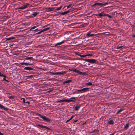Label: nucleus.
I'll return each instance as SVG.
<instances>
[{"mask_svg":"<svg viewBox=\"0 0 135 135\" xmlns=\"http://www.w3.org/2000/svg\"><path fill=\"white\" fill-rule=\"evenodd\" d=\"M114 122L113 120H111L110 121H109L108 123L110 124H114Z\"/></svg>","mask_w":135,"mask_h":135,"instance_id":"obj_20","label":"nucleus"},{"mask_svg":"<svg viewBox=\"0 0 135 135\" xmlns=\"http://www.w3.org/2000/svg\"><path fill=\"white\" fill-rule=\"evenodd\" d=\"M66 7V6L64 7V8H63V9H65V10L66 9H66V8H65Z\"/></svg>","mask_w":135,"mask_h":135,"instance_id":"obj_55","label":"nucleus"},{"mask_svg":"<svg viewBox=\"0 0 135 135\" xmlns=\"http://www.w3.org/2000/svg\"><path fill=\"white\" fill-rule=\"evenodd\" d=\"M52 91V90H49V91H48V92H49V93H50V92L51 91Z\"/></svg>","mask_w":135,"mask_h":135,"instance_id":"obj_58","label":"nucleus"},{"mask_svg":"<svg viewBox=\"0 0 135 135\" xmlns=\"http://www.w3.org/2000/svg\"><path fill=\"white\" fill-rule=\"evenodd\" d=\"M66 73L65 71H64L63 72H58L56 73L51 72L50 73L52 74L53 75H64Z\"/></svg>","mask_w":135,"mask_h":135,"instance_id":"obj_4","label":"nucleus"},{"mask_svg":"<svg viewBox=\"0 0 135 135\" xmlns=\"http://www.w3.org/2000/svg\"><path fill=\"white\" fill-rule=\"evenodd\" d=\"M24 70H27L29 71H31L33 70L34 69L33 68H32L31 67L29 66H27L25 67L24 69Z\"/></svg>","mask_w":135,"mask_h":135,"instance_id":"obj_9","label":"nucleus"},{"mask_svg":"<svg viewBox=\"0 0 135 135\" xmlns=\"http://www.w3.org/2000/svg\"><path fill=\"white\" fill-rule=\"evenodd\" d=\"M77 91L79 92H81L80 93H83V90L82 89L79 90H77Z\"/></svg>","mask_w":135,"mask_h":135,"instance_id":"obj_35","label":"nucleus"},{"mask_svg":"<svg viewBox=\"0 0 135 135\" xmlns=\"http://www.w3.org/2000/svg\"><path fill=\"white\" fill-rule=\"evenodd\" d=\"M25 103H27L28 104H30V102L29 101H27V102H25Z\"/></svg>","mask_w":135,"mask_h":135,"instance_id":"obj_48","label":"nucleus"},{"mask_svg":"<svg viewBox=\"0 0 135 135\" xmlns=\"http://www.w3.org/2000/svg\"><path fill=\"white\" fill-rule=\"evenodd\" d=\"M36 115L39 116L45 121H46L48 122H49L50 121V120L48 118L46 117L45 116H43L41 114L37 113H36Z\"/></svg>","mask_w":135,"mask_h":135,"instance_id":"obj_1","label":"nucleus"},{"mask_svg":"<svg viewBox=\"0 0 135 135\" xmlns=\"http://www.w3.org/2000/svg\"><path fill=\"white\" fill-rule=\"evenodd\" d=\"M3 77H4V78H3V80H6V76L5 75H4V76H3Z\"/></svg>","mask_w":135,"mask_h":135,"instance_id":"obj_38","label":"nucleus"},{"mask_svg":"<svg viewBox=\"0 0 135 135\" xmlns=\"http://www.w3.org/2000/svg\"><path fill=\"white\" fill-rule=\"evenodd\" d=\"M39 30H38V28H37L34 30V31H39Z\"/></svg>","mask_w":135,"mask_h":135,"instance_id":"obj_50","label":"nucleus"},{"mask_svg":"<svg viewBox=\"0 0 135 135\" xmlns=\"http://www.w3.org/2000/svg\"><path fill=\"white\" fill-rule=\"evenodd\" d=\"M94 15L98 16H99V17H97L98 18H100L101 16H102V13H100L98 14H94Z\"/></svg>","mask_w":135,"mask_h":135,"instance_id":"obj_14","label":"nucleus"},{"mask_svg":"<svg viewBox=\"0 0 135 135\" xmlns=\"http://www.w3.org/2000/svg\"><path fill=\"white\" fill-rule=\"evenodd\" d=\"M29 4L28 3H26V4H24V5L22 6L21 7L17 8H16V9H25L27 8L28 6L29 5Z\"/></svg>","mask_w":135,"mask_h":135,"instance_id":"obj_5","label":"nucleus"},{"mask_svg":"<svg viewBox=\"0 0 135 135\" xmlns=\"http://www.w3.org/2000/svg\"><path fill=\"white\" fill-rule=\"evenodd\" d=\"M71 81H72L71 80H66L65 81H64L63 82V83L64 84H66L67 83H70V82H71Z\"/></svg>","mask_w":135,"mask_h":135,"instance_id":"obj_22","label":"nucleus"},{"mask_svg":"<svg viewBox=\"0 0 135 135\" xmlns=\"http://www.w3.org/2000/svg\"><path fill=\"white\" fill-rule=\"evenodd\" d=\"M107 16L109 18H111L112 17L111 16L109 15L108 14L107 15Z\"/></svg>","mask_w":135,"mask_h":135,"instance_id":"obj_41","label":"nucleus"},{"mask_svg":"<svg viewBox=\"0 0 135 135\" xmlns=\"http://www.w3.org/2000/svg\"><path fill=\"white\" fill-rule=\"evenodd\" d=\"M37 27V26H33V27L32 28H31V29H30L31 30H32V29H35V28H36V27Z\"/></svg>","mask_w":135,"mask_h":135,"instance_id":"obj_37","label":"nucleus"},{"mask_svg":"<svg viewBox=\"0 0 135 135\" xmlns=\"http://www.w3.org/2000/svg\"><path fill=\"white\" fill-rule=\"evenodd\" d=\"M38 127H40L41 128H46L47 129V130H51V129L50 128H48L47 126H44L42 125H41L40 124H37L36 125Z\"/></svg>","mask_w":135,"mask_h":135,"instance_id":"obj_6","label":"nucleus"},{"mask_svg":"<svg viewBox=\"0 0 135 135\" xmlns=\"http://www.w3.org/2000/svg\"><path fill=\"white\" fill-rule=\"evenodd\" d=\"M64 101L65 102H67L68 103H69L71 102V101H72L71 100H70V99H64Z\"/></svg>","mask_w":135,"mask_h":135,"instance_id":"obj_25","label":"nucleus"},{"mask_svg":"<svg viewBox=\"0 0 135 135\" xmlns=\"http://www.w3.org/2000/svg\"><path fill=\"white\" fill-rule=\"evenodd\" d=\"M129 123H127L126 124L124 125V130H126L129 127Z\"/></svg>","mask_w":135,"mask_h":135,"instance_id":"obj_12","label":"nucleus"},{"mask_svg":"<svg viewBox=\"0 0 135 135\" xmlns=\"http://www.w3.org/2000/svg\"><path fill=\"white\" fill-rule=\"evenodd\" d=\"M74 117V115H72L71 117L70 118V120H71Z\"/></svg>","mask_w":135,"mask_h":135,"instance_id":"obj_45","label":"nucleus"},{"mask_svg":"<svg viewBox=\"0 0 135 135\" xmlns=\"http://www.w3.org/2000/svg\"><path fill=\"white\" fill-rule=\"evenodd\" d=\"M89 88H85L82 89L83 90V93H84L85 91H88Z\"/></svg>","mask_w":135,"mask_h":135,"instance_id":"obj_18","label":"nucleus"},{"mask_svg":"<svg viewBox=\"0 0 135 135\" xmlns=\"http://www.w3.org/2000/svg\"><path fill=\"white\" fill-rule=\"evenodd\" d=\"M74 121L75 122H76L77 121V120H74Z\"/></svg>","mask_w":135,"mask_h":135,"instance_id":"obj_59","label":"nucleus"},{"mask_svg":"<svg viewBox=\"0 0 135 135\" xmlns=\"http://www.w3.org/2000/svg\"><path fill=\"white\" fill-rule=\"evenodd\" d=\"M93 131L94 132H98V130H97L96 129H94Z\"/></svg>","mask_w":135,"mask_h":135,"instance_id":"obj_47","label":"nucleus"},{"mask_svg":"<svg viewBox=\"0 0 135 135\" xmlns=\"http://www.w3.org/2000/svg\"><path fill=\"white\" fill-rule=\"evenodd\" d=\"M124 109H120L118 110V111L120 113L122 111L124 110Z\"/></svg>","mask_w":135,"mask_h":135,"instance_id":"obj_33","label":"nucleus"},{"mask_svg":"<svg viewBox=\"0 0 135 135\" xmlns=\"http://www.w3.org/2000/svg\"><path fill=\"white\" fill-rule=\"evenodd\" d=\"M107 14H105L102 13V16H107Z\"/></svg>","mask_w":135,"mask_h":135,"instance_id":"obj_39","label":"nucleus"},{"mask_svg":"<svg viewBox=\"0 0 135 135\" xmlns=\"http://www.w3.org/2000/svg\"><path fill=\"white\" fill-rule=\"evenodd\" d=\"M77 98V97H72L70 98V100H71L72 101H71V102H74L75 101V99Z\"/></svg>","mask_w":135,"mask_h":135,"instance_id":"obj_15","label":"nucleus"},{"mask_svg":"<svg viewBox=\"0 0 135 135\" xmlns=\"http://www.w3.org/2000/svg\"><path fill=\"white\" fill-rule=\"evenodd\" d=\"M62 6H61L60 7L57 8L56 9V10L57 11H59L60 10V9L62 8Z\"/></svg>","mask_w":135,"mask_h":135,"instance_id":"obj_31","label":"nucleus"},{"mask_svg":"<svg viewBox=\"0 0 135 135\" xmlns=\"http://www.w3.org/2000/svg\"><path fill=\"white\" fill-rule=\"evenodd\" d=\"M38 14V13L37 12H34L33 13L31 14V15L33 16H32V17H36Z\"/></svg>","mask_w":135,"mask_h":135,"instance_id":"obj_13","label":"nucleus"},{"mask_svg":"<svg viewBox=\"0 0 135 135\" xmlns=\"http://www.w3.org/2000/svg\"><path fill=\"white\" fill-rule=\"evenodd\" d=\"M42 32H43V31H42V30L41 31H40V32L37 33H36V34H38L41 33Z\"/></svg>","mask_w":135,"mask_h":135,"instance_id":"obj_36","label":"nucleus"},{"mask_svg":"<svg viewBox=\"0 0 135 135\" xmlns=\"http://www.w3.org/2000/svg\"><path fill=\"white\" fill-rule=\"evenodd\" d=\"M68 11H65L61 13L60 14L62 15H64L68 13Z\"/></svg>","mask_w":135,"mask_h":135,"instance_id":"obj_23","label":"nucleus"},{"mask_svg":"<svg viewBox=\"0 0 135 135\" xmlns=\"http://www.w3.org/2000/svg\"><path fill=\"white\" fill-rule=\"evenodd\" d=\"M57 103H61L63 102H65L64 99L61 100H58L56 101Z\"/></svg>","mask_w":135,"mask_h":135,"instance_id":"obj_29","label":"nucleus"},{"mask_svg":"<svg viewBox=\"0 0 135 135\" xmlns=\"http://www.w3.org/2000/svg\"><path fill=\"white\" fill-rule=\"evenodd\" d=\"M70 10L71 9H70L67 11H68V13H69L71 11Z\"/></svg>","mask_w":135,"mask_h":135,"instance_id":"obj_51","label":"nucleus"},{"mask_svg":"<svg viewBox=\"0 0 135 135\" xmlns=\"http://www.w3.org/2000/svg\"><path fill=\"white\" fill-rule=\"evenodd\" d=\"M86 84V85H92V84L90 82H89L88 83H87Z\"/></svg>","mask_w":135,"mask_h":135,"instance_id":"obj_34","label":"nucleus"},{"mask_svg":"<svg viewBox=\"0 0 135 135\" xmlns=\"http://www.w3.org/2000/svg\"><path fill=\"white\" fill-rule=\"evenodd\" d=\"M50 29V28L49 27H48L47 28H45L43 29L42 30V31H43V32H44L45 31L48 30Z\"/></svg>","mask_w":135,"mask_h":135,"instance_id":"obj_26","label":"nucleus"},{"mask_svg":"<svg viewBox=\"0 0 135 135\" xmlns=\"http://www.w3.org/2000/svg\"><path fill=\"white\" fill-rule=\"evenodd\" d=\"M123 47V46H119V47H117V49H120L122 47Z\"/></svg>","mask_w":135,"mask_h":135,"instance_id":"obj_40","label":"nucleus"},{"mask_svg":"<svg viewBox=\"0 0 135 135\" xmlns=\"http://www.w3.org/2000/svg\"><path fill=\"white\" fill-rule=\"evenodd\" d=\"M81 105L80 104L76 105L74 108V110L76 111L78 110L80 108Z\"/></svg>","mask_w":135,"mask_h":135,"instance_id":"obj_10","label":"nucleus"},{"mask_svg":"<svg viewBox=\"0 0 135 135\" xmlns=\"http://www.w3.org/2000/svg\"><path fill=\"white\" fill-rule=\"evenodd\" d=\"M108 4L107 3H102L99 2H96L94 4L91 5V7H93L96 6H104L106 4Z\"/></svg>","mask_w":135,"mask_h":135,"instance_id":"obj_3","label":"nucleus"},{"mask_svg":"<svg viewBox=\"0 0 135 135\" xmlns=\"http://www.w3.org/2000/svg\"><path fill=\"white\" fill-rule=\"evenodd\" d=\"M0 135H4L3 133H2L0 131Z\"/></svg>","mask_w":135,"mask_h":135,"instance_id":"obj_53","label":"nucleus"},{"mask_svg":"<svg viewBox=\"0 0 135 135\" xmlns=\"http://www.w3.org/2000/svg\"><path fill=\"white\" fill-rule=\"evenodd\" d=\"M70 120V119L67 120V121H66V123H67Z\"/></svg>","mask_w":135,"mask_h":135,"instance_id":"obj_52","label":"nucleus"},{"mask_svg":"<svg viewBox=\"0 0 135 135\" xmlns=\"http://www.w3.org/2000/svg\"><path fill=\"white\" fill-rule=\"evenodd\" d=\"M81 60H83L85 61L91 63V64H94L96 62L97 60L96 59H82Z\"/></svg>","mask_w":135,"mask_h":135,"instance_id":"obj_2","label":"nucleus"},{"mask_svg":"<svg viewBox=\"0 0 135 135\" xmlns=\"http://www.w3.org/2000/svg\"><path fill=\"white\" fill-rule=\"evenodd\" d=\"M76 73L79 74V75H86L87 74L86 72H82L79 71L78 70H77Z\"/></svg>","mask_w":135,"mask_h":135,"instance_id":"obj_7","label":"nucleus"},{"mask_svg":"<svg viewBox=\"0 0 135 135\" xmlns=\"http://www.w3.org/2000/svg\"><path fill=\"white\" fill-rule=\"evenodd\" d=\"M64 42V40L62 41L61 42H59L56 44L55 45V46H56L57 45H61V44H62Z\"/></svg>","mask_w":135,"mask_h":135,"instance_id":"obj_16","label":"nucleus"},{"mask_svg":"<svg viewBox=\"0 0 135 135\" xmlns=\"http://www.w3.org/2000/svg\"><path fill=\"white\" fill-rule=\"evenodd\" d=\"M134 23V24L135 25V22Z\"/></svg>","mask_w":135,"mask_h":135,"instance_id":"obj_60","label":"nucleus"},{"mask_svg":"<svg viewBox=\"0 0 135 135\" xmlns=\"http://www.w3.org/2000/svg\"><path fill=\"white\" fill-rule=\"evenodd\" d=\"M72 4H70L67 6L66 9H68L70 8L72 6Z\"/></svg>","mask_w":135,"mask_h":135,"instance_id":"obj_30","label":"nucleus"},{"mask_svg":"<svg viewBox=\"0 0 135 135\" xmlns=\"http://www.w3.org/2000/svg\"><path fill=\"white\" fill-rule=\"evenodd\" d=\"M32 59H33V57H26V60H31Z\"/></svg>","mask_w":135,"mask_h":135,"instance_id":"obj_27","label":"nucleus"},{"mask_svg":"<svg viewBox=\"0 0 135 135\" xmlns=\"http://www.w3.org/2000/svg\"><path fill=\"white\" fill-rule=\"evenodd\" d=\"M15 38V37H10L7 38V40H11Z\"/></svg>","mask_w":135,"mask_h":135,"instance_id":"obj_24","label":"nucleus"},{"mask_svg":"<svg viewBox=\"0 0 135 135\" xmlns=\"http://www.w3.org/2000/svg\"><path fill=\"white\" fill-rule=\"evenodd\" d=\"M9 98H10V99H13V97L12 96H9Z\"/></svg>","mask_w":135,"mask_h":135,"instance_id":"obj_46","label":"nucleus"},{"mask_svg":"<svg viewBox=\"0 0 135 135\" xmlns=\"http://www.w3.org/2000/svg\"><path fill=\"white\" fill-rule=\"evenodd\" d=\"M4 81H6L7 83H8L9 82L8 81V80H6V79Z\"/></svg>","mask_w":135,"mask_h":135,"instance_id":"obj_54","label":"nucleus"},{"mask_svg":"<svg viewBox=\"0 0 135 135\" xmlns=\"http://www.w3.org/2000/svg\"><path fill=\"white\" fill-rule=\"evenodd\" d=\"M48 9L49 11H52L54 10V8L49 7L48 8Z\"/></svg>","mask_w":135,"mask_h":135,"instance_id":"obj_28","label":"nucleus"},{"mask_svg":"<svg viewBox=\"0 0 135 135\" xmlns=\"http://www.w3.org/2000/svg\"><path fill=\"white\" fill-rule=\"evenodd\" d=\"M20 64L21 65H25L26 66L29 65H31V64H29V63H27V62H21L20 63Z\"/></svg>","mask_w":135,"mask_h":135,"instance_id":"obj_17","label":"nucleus"},{"mask_svg":"<svg viewBox=\"0 0 135 135\" xmlns=\"http://www.w3.org/2000/svg\"><path fill=\"white\" fill-rule=\"evenodd\" d=\"M86 36L88 37H90L93 36L94 35V33H91L90 32H88L86 34Z\"/></svg>","mask_w":135,"mask_h":135,"instance_id":"obj_8","label":"nucleus"},{"mask_svg":"<svg viewBox=\"0 0 135 135\" xmlns=\"http://www.w3.org/2000/svg\"><path fill=\"white\" fill-rule=\"evenodd\" d=\"M0 108L1 109H2L3 110H4L5 111H7L8 110V108H7L4 107L3 105H2L0 104Z\"/></svg>","mask_w":135,"mask_h":135,"instance_id":"obj_11","label":"nucleus"},{"mask_svg":"<svg viewBox=\"0 0 135 135\" xmlns=\"http://www.w3.org/2000/svg\"><path fill=\"white\" fill-rule=\"evenodd\" d=\"M114 133H113L112 134H110L109 135H114Z\"/></svg>","mask_w":135,"mask_h":135,"instance_id":"obj_56","label":"nucleus"},{"mask_svg":"<svg viewBox=\"0 0 135 135\" xmlns=\"http://www.w3.org/2000/svg\"><path fill=\"white\" fill-rule=\"evenodd\" d=\"M120 113L119 112V111L118 110L117 112L116 113V114H119V113Z\"/></svg>","mask_w":135,"mask_h":135,"instance_id":"obj_49","label":"nucleus"},{"mask_svg":"<svg viewBox=\"0 0 135 135\" xmlns=\"http://www.w3.org/2000/svg\"><path fill=\"white\" fill-rule=\"evenodd\" d=\"M77 70H76L75 69H69V70H70L71 71H73V72H75V73H76Z\"/></svg>","mask_w":135,"mask_h":135,"instance_id":"obj_21","label":"nucleus"},{"mask_svg":"<svg viewBox=\"0 0 135 135\" xmlns=\"http://www.w3.org/2000/svg\"><path fill=\"white\" fill-rule=\"evenodd\" d=\"M4 76V75L1 74V72H0V76Z\"/></svg>","mask_w":135,"mask_h":135,"instance_id":"obj_44","label":"nucleus"},{"mask_svg":"<svg viewBox=\"0 0 135 135\" xmlns=\"http://www.w3.org/2000/svg\"><path fill=\"white\" fill-rule=\"evenodd\" d=\"M132 36L134 38H135V35H133Z\"/></svg>","mask_w":135,"mask_h":135,"instance_id":"obj_57","label":"nucleus"},{"mask_svg":"<svg viewBox=\"0 0 135 135\" xmlns=\"http://www.w3.org/2000/svg\"><path fill=\"white\" fill-rule=\"evenodd\" d=\"M76 54L78 56H80L81 57H84L86 56V55H81L80 54L78 53H76Z\"/></svg>","mask_w":135,"mask_h":135,"instance_id":"obj_19","label":"nucleus"},{"mask_svg":"<svg viewBox=\"0 0 135 135\" xmlns=\"http://www.w3.org/2000/svg\"><path fill=\"white\" fill-rule=\"evenodd\" d=\"M86 55V56H93V55L90 54H87V55Z\"/></svg>","mask_w":135,"mask_h":135,"instance_id":"obj_42","label":"nucleus"},{"mask_svg":"<svg viewBox=\"0 0 135 135\" xmlns=\"http://www.w3.org/2000/svg\"><path fill=\"white\" fill-rule=\"evenodd\" d=\"M32 77H33V75H30V76H27V77L28 78H32Z\"/></svg>","mask_w":135,"mask_h":135,"instance_id":"obj_43","label":"nucleus"},{"mask_svg":"<svg viewBox=\"0 0 135 135\" xmlns=\"http://www.w3.org/2000/svg\"><path fill=\"white\" fill-rule=\"evenodd\" d=\"M21 100H22L23 102L24 103H25V100L24 98H21Z\"/></svg>","mask_w":135,"mask_h":135,"instance_id":"obj_32","label":"nucleus"}]
</instances>
